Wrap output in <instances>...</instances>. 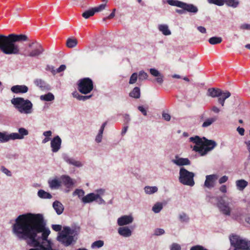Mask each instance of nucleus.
Listing matches in <instances>:
<instances>
[{"mask_svg":"<svg viewBox=\"0 0 250 250\" xmlns=\"http://www.w3.org/2000/svg\"><path fill=\"white\" fill-rule=\"evenodd\" d=\"M12 232L20 240H25L33 248L28 250H54L48 240L49 229L42 214L20 215L12 226Z\"/></svg>","mask_w":250,"mask_h":250,"instance_id":"obj_1","label":"nucleus"},{"mask_svg":"<svg viewBox=\"0 0 250 250\" xmlns=\"http://www.w3.org/2000/svg\"><path fill=\"white\" fill-rule=\"evenodd\" d=\"M29 41L27 36L24 34H10L8 36L0 34V50L6 55L21 54L29 57H38L44 51L42 44L36 40L30 41L28 46L33 49L29 53H20L19 46L17 42Z\"/></svg>","mask_w":250,"mask_h":250,"instance_id":"obj_2","label":"nucleus"},{"mask_svg":"<svg viewBox=\"0 0 250 250\" xmlns=\"http://www.w3.org/2000/svg\"><path fill=\"white\" fill-rule=\"evenodd\" d=\"M105 192L104 189L99 188L95 190V192L89 193L84 196V191L82 189L77 188L73 192V196H78L84 204H89L95 201L98 205H105V202L102 197L104 194Z\"/></svg>","mask_w":250,"mask_h":250,"instance_id":"obj_3","label":"nucleus"},{"mask_svg":"<svg viewBox=\"0 0 250 250\" xmlns=\"http://www.w3.org/2000/svg\"><path fill=\"white\" fill-rule=\"evenodd\" d=\"M78 234V231L77 229L64 227L63 229L59 232L57 240L64 246L68 247L76 242Z\"/></svg>","mask_w":250,"mask_h":250,"instance_id":"obj_4","label":"nucleus"},{"mask_svg":"<svg viewBox=\"0 0 250 250\" xmlns=\"http://www.w3.org/2000/svg\"><path fill=\"white\" fill-rule=\"evenodd\" d=\"M11 103L21 114L29 115L33 112V104L28 99H25L22 97L13 98L11 99Z\"/></svg>","mask_w":250,"mask_h":250,"instance_id":"obj_5","label":"nucleus"},{"mask_svg":"<svg viewBox=\"0 0 250 250\" xmlns=\"http://www.w3.org/2000/svg\"><path fill=\"white\" fill-rule=\"evenodd\" d=\"M229 240L231 246L235 249L240 250H248L250 249V241L236 234H231L229 236Z\"/></svg>","mask_w":250,"mask_h":250,"instance_id":"obj_6","label":"nucleus"},{"mask_svg":"<svg viewBox=\"0 0 250 250\" xmlns=\"http://www.w3.org/2000/svg\"><path fill=\"white\" fill-rule=\"evenodd\" d=\"M194 176L193 172L188 171L185 168L182 167L180 168L179 181L183 185L193 187L195 184Z\"/></svg>","mask_w":250,"mask_h":250,"instance_id":"obj_7","label":"nucleus"},{"mask_svg":"<svg viewBox=\"0 0 250 250\" xmlns=\"http://www.w3.org/2000/svg\"><path fill=\"white\" fill-rule=\"evenodd\" d=\"M217 146L216 143L211 140H208L203 137V141L201 146H194L193 150L198 152L201 156H204L210 151Z\"/></svg>","mask_w":250,"mask_h":250,"instance_id":"obj_8","label":"nucleus"},{"mask_svg":"<svg viewBox=\"0 0 250 250\" xmlns=\"http://www.w3.org/2000/svg\"><path fill=\"white\" fill-rule=\"evenodd\" d=\"M224 197L223 196H221L216 198L218 200L217 207L219 211L223 214L226 216H231L232 217V214L234 213V212L231 213V199H229L230 201H226ZM235 212V211H234V212Z\"/></svg>","mask_w":250,"mask_h":250,"instance_id":"obj_9","label":"nucleus"},{"mask_svg":"<svg viewBox=\"0 0 250 250\" xmlns=\"http://www.w3.org/2000/svg\"><path fill=\"white\" fill-rule=\"evenodd\" d=\"M78 89L82 94L89 93L93 89V83L92 80L89 78L80 79L78 82Z\"/></svg>","mask_w":250,"mask_h":250,"instance_id":"obj_10","label":"nucleus"},{"mask_svg":"<svg viewBox=\"0 0 250 250\" xmlns=\"http://www.w3.org/2000/svg\"><path fill=\"white\" fill-rule=\"evenodd\" d=\"M232 218L240 223H243L244 220L250 225V214H247L245 209H237L232 214Z\"/></svg>","mask_w":250,"mask_h":250,"instance_id":"obj_11","label":"nucleus"},{"mask_svg":"<svg viewBox=\"0 0 250 250\" xmlns=\"http://www.w3.org/2000/svg\"><path fill=\"white\" fill-rule=\"evenodd\" d=\"M18 130V133L13 132L10 133L11 140L23 139L24 137L27 136L29 134L28 130L24 127L19 128Z\"/></svg>","mask_w":250,"mask_h":250,"instance_id":"obj_12","label":"nucleus"},{"mask_svg":"<svg viewBox=\"0 0 250 250\" xmlns=\"http://www.w3.org/2000/svg\"><path fill=\"white\" fill-rule=\"evenodd\" d=\"M61 179L62 184L66 188L65 189V192H69L74 185V181L70 177L66 175H62L61 177Z\"/></svg>","mask_w":250,"mask_h":250,"instance_id":"obj_13","label":"nucleus"},{"mask_svg":"<svg viewBox=\"0 0 250 250\" xmlns=\"http://www.w3.org/2000/svg\"><path fill=\"white\" fill-rule=\"evenodd\" d=\"M134 220L132 215H125L118 218L117 223L118 226L123 227L131 224Z\"/></svg>","mask_w":250,"mask_h":250,"instance_id":"obj_14","label":"nucleus"},{"mask_svg":"<svg viewBox=\"0 0 250 250\" xmlns=\"http://www.w3.org/2000/svg\"><path fill=\"white\" fill-rule=\"evenodd\" d=\"M62 145V139L58 136L57 135L54 137L50 142V146L51 147V150L53 152H57L61 148Z\"/></svg>","mask_w":250,"mask_h":250,"instance_id":"obj_15","label":"nucleus"},{"mask_svg":"<svg viewBox=\"0 0 250 250\" xmlns=\"http://www.w3.org/2000/svg\"><path fill=\"white\" fill-rule=\"evenodd\" d=\"M218 176L216 174L207 175L204 183V186L208 188H213L215 186V182L218 179Z\"/></svg>","mask_w":250,"mask_h":250,"instance_id":"obj_16","label":"nucleus"},{"mask_svg":"<svg viewBox=\"0 0 250 250\" xmlns=\"http://www.w3.org/2000/svg\"><path fill=\"white\" fill-rule=\"evenodd\" d=\"M62 157L63 160L70 165H72L77 167H81L83 166V164L81 161H77L73 158L70 157L67 154H63Z\"/></svg>","mask_w":250,"mask_h":250,"instance_id":"obj_17","label":"nucleus"},{"mask_svg":"<svg viewBox=\"0 0 250 250\" xmlns=\"http://www.w3.org/2000/svg\"><path fill=\"white\" fill-rule=\"evenodd\" d=\"M150 74L152 76L155 77L156 82L159 84H162L164 82V76L156 68H152L149 69Z\"/></svg>","mask_w":250,"mask_h":250,"instance_id":"obj_18","label":"nucleus"},{"mask_svg":"<svg viewBox=\"0 0 250 250\" xmlns=\"http://www.w3.org/2000/svg\"><path fill=\"white\" fill-rule=\"evenodd\" d=\"M171 162L178 166H188L190 164V162L188 158H184L176 155L174 159H172Z\"/></svg>","mask_w":250,"mask_h":250,"instance_id":"obj_19","label":"nucleus"},{"mask_svg":"<svg viewBox=\"0 0 250 250\" xmlns=\"http://www.w3.org/2000/svg\"><path fill=\"white\" fill-rule=\"evenodd\" d=\"M185 11L195 14L198 11L197 6L191 3H187L183 2L182 8Z\"/></svg>","mask_w":250,"mask_h":250,"instance_id":"obj_20","label":"nucleus"},{"mask_svg":"<svg viewBox=\"0 0 250 250\" xmlns=\"http://www.w3.org/2000/svg\"><path fill=\"white\" fill-rule=\"evenodd\" d=\"M119 234L124 237L128 238L131 236L132 230L126 226L121 227L118 229Z\"/></svg>","mask_w":250,"mask_h":250,"instance_id":"obj_21","label":"nucleus"},{"mask_svg":"<svg viewBox=\"0 0 250 250\" xmlns=\"http://www.w3.org/2000/svg\"><path fill=\"white\" fill-rule=\"evenodd\" d=\"M11 90L14 93H25L28 91V88L25 85H16L11 88Z\"/></svg>","mask_w":250,"mask_h":250,"instance_id":"obj_22","label":"nucleus"},{"mask_svg":"<svg viewBox=\"0 0 250 250\" xmlns=\"http://www.w3.org/2000/svg\"><path fill=\"white\" fill-rule=\"evenodd\" d=\"M223 92L220 89L210 88L208 90L207 95L212 98L219 97L221 96Z\"/></svg>","mask_w":250,"mask_h":250,"instance_id":"obj_23","label":"nucleus"},{"mask_svg":"<svg viewBox=\"0 0 250 250\" xmlns=\"http://www.w3.org/2000/svg\"><path fill=\"white\" fill-rule=\"evenodd\" d=\"M158 29L165 36H169L171 34V32L169 29L168 25L166 24H159Z\"/></svg>","mask_w":250,"mask_h":250,"instance_id":"obj_24","label":"nucleus"},{"mask_svg":"<svg viewBox=\"0 0 250 250\" xmlns=\"http://www.w3.org/2000/svg\"><path fill=\"white\" fill-rule=\"evenodd\" d=\"M53 207L58 215L61 214L64 210L63 205L59 201H55L53 202Z\"/></svg>","mask_w":250,"mask_h":250,"instance_id":"obj_25","label":"nucleus"},{"mask_svg":"<svg viewBox=\"0 0 250 250\" xmlns=\"http://www.w3.org/2000/svg\"><path fill=\"white\" fill-rule=\"evenodd\" d=\"M11 140L10 133L6 131L0 132V144L7 143Z\"/></svg>","mask_w":250,"mask_h":250,"instance_id":"obj_26","label":"nucleus"},{"mask_svg":"<svg viewBox=\"0 0 250 250\" xmlns=\"http://www.w3.org/2000/svg\"><path fill=\"white\" fill-rule=\"evenodd\" d=\"M72 96L79 101H85L91 98L92 95L83 96L80 95L77 91H74L72 93Z\"/></svg>","mask_w":250,"mask_h":250,"instance_id":"obj_27","label":"nucleus"},{"mask_svg":"<svg viewBox=\"0 0 250 250\" xmlns=\"http://www.w3.org/2000/svg\"><path fill=\"white\" fill-rule=\"evenodd\" d=\"M230 95H231V94L229 92V91L224 92L222 93V95H221V96L218 97V103L222 106H223L224 105L225 100L227 98H229L230 96Z\"/></svg>","mask_w":250,"mask_h":250,"instance_id":"obj_28","label":"nucleus"},{"mask_svg":"<svg viewBox=\"0 0 250 250\" xmlns=\"http://www.w3.org/2000/svg\"><path fill=\"white\" fill-rule=\"evenodd\" d=\"M223 5L226 4L229 7H231L235 8L238 7L239 4V1L238 0H222Z\"/></svg>","mask_w":250,"mask_h":250,"instance_id":"obj_29","label":"nucleus"},{"mask_svg":"<svg viewBox=\"0 0 250 250\" xmlns=\"http://www.w3.org/2000/svg\"><path fill=\"white\" fill-rule=\"evenodd\" d=\"M179 221L182 223H188L190 218L188 215L184 212H180L178 217Z\"/></svg>","mask_w":250,"mask_h":250,"instance_id":"obj_30","label":"nucleus"},{"mask_svg":"<svg viewBox=\"0 0 250 250\" xmlns=\"http://www.w3.org/2000/svg\"><path fill=\"white\" fill-rule=\"evenodd\" d=\"M248 185V182L243 179L238 180L236 181L237 188L240 191L243 190Z\"/></svg>","mask_w":250,"mask_h":250,"instance_id":"obj_31","label":"nucleus"},{"mask_svg":"<svg viewBox=\"0 0 250 250\" xmlns=\"http://www.w3.org/2000/svg\"><path fill=\"white\" fill-rule=\"evenodd\" d=\"M144 191L146 194L150 195L157 192L158 188L156 186H146L145 187Z\"/></svg>","mask_w":250,"mask_h":250,"instance_id":"obj_32","label":"nucleus"},{"mask_svg":"<svg viewBox=\"0 0 250 250\" xmlns=\"http://www.w3.org/2000/svg\"><path fill=\"white\" fill-rule=\"evenodd\" d=\"M140 89L139 87H134L129 93V96L135 99L139 98L140 97Z\"/></svg>","mask_w":250,"mask_h":250,"instance_id":"obj_33","label":"nucleus"},{"mask_svg":"<svg viewBox=\"0 0 250 250\" xmlns=\"http://www.w3.org/2000/svg\"><path fill=\"white\" fill-rule=\"evenodd\" d=\"M55 97L54 95L50 92L46 94L42 95L40 96V100L43 101L51 102L54 100Z\"/></svg>","mask_w":250,"mask_h":250,"instance_id":"obj_34","label":"nucleus"},{"mask_svg":"<svg viewBox=\"0 0 250 250\" xmlns=\"http://www.w3.org/2000/svg\"><path fill=\"white\" fill-rule=\"evenodd\" d=\"M38 196L42 199H51L52 197L50 193L43 189H40L38 191Z\"/></svg>","mask_w":250,"mask_h":250,"instance_id":"obj_35","label":"nucleus"},{"mask_svg":"<svg viewBox=\"0 0 250 250\" xmlns=\"http://www.w3.org/2000/svg\"><path fill=\"white\" fill-rule=\"evenodd\" d=\"M48 184L49 187L52 189H57L61 186V182L56 179L49 180Z\"/></svg>","mask_w":250,"mask_h":250,"instance_id":"obj_36","label":"nucleus"},{"mask_svg":"<svg viewBox=\"0 0 250 250\" xmlns=\"http://www.w3.org/2000/svg\"><path fill=\"white\" fill-rule=\"evenodd\" d=\"M216 120V118L215 117L209 118L205 119L202 125V127L203 128H206L209 126Z\"/></svg>","mask_w":250,"mask_h":250,"instance_id":"obj_37","label":"nucleus"},{"mask_svg":"<svg viewBox=\"0 0 250 250\" xmlns=\"http://www.w3.org/2000/svg\"><path fill=\"white\" fill-rule=\"evenodd\" d=\"M189 139L190 142L195 143L196 146H201L203 141V137L201 138L198 136L190 137Z\"/></svg>","mask_w":250,"mask_h":250,"instance_id":"obj_38","label":"nucleus"},{"mask_svg":"<svg viewBox=\"0 0 250 250\" xmlns=\"http://www.w3.org/2000/svg\"><path fill=\"white\" fill-rule=\"evenodd\" d=\"M34 84L40 87L42 89H44L46 87V84L44 81L41 79H36L34 82Z\"/></svg>","mask_w":250,"mask_h":250,"instance_id":"obj_39","label":"nucleus"},{"mask_svg":"<svg viewBox=\"0 0 250 250\" xmlns=\"http://www.w3.org/2000/svg\"><path fill=\"white\" fill-rule=\"evenodd\" d=\"M167 2L170 5L182 8L183 1L178 0H167Z\"/></svg>","mask_w":250,"mask_h":250,"instance_id":"obj_40","label":"nucleus"},{"mask_svg":"<svg viewBox=\"0 0 250 250\" xmlns=\"http://www.w3.org/2000/svg\"><path fill=\"white\" fill-rule=\"evenodd\" d=\"M163 204L160 202H157L154 205L152 208V210L155 213H159L163 209Z\"/></svg>","mask_w":250,"mask_h":250,"instance_id":"obj_41","label":"nucleus"},{"mask_svg":"<svg viewBox=\"0 0 250 250\" xmlns=\"http://www.w3.org/2000/svg\"><path fill=\"white\" fill-rule=\"evenodd\" d=\"M104 245V242L103 240H97L92 243L91 247L93 249H99L102 248Z\"/></svg>","mask_w":250,"mask_h":250,"instance_id":"obj_42","label":"nucleus"},{"mask_svg":"<svg viewBox=\"0 0 250 250\" xmlns=\"http://www.w3.org/2000/svg\"><path fill=\"white\" fill-rule=\"evenodd\" d=\"M77 41L75 39L69 38L66 41V45L69 48H73L76 46Z\"/></svg>","mask_w":250,"mask_h":250,"instance_id":"obj_43","label":"nucleus"},{"mask_svg":"<svg viewBox=\"0 0 250 250\" xmlns=\"http://www.w3.org/2000/svg\"><path fill=\"white\" fill-rule=\"evenodd\" d=\"M95 12L93 8H92L90 9L85 11L82 14V16L85 19H88L89 17L93 16L95 14Z\"/></svg>","mask_w":250,"mask_h":250,"instance_id":"obj_44","label":"nucleus"},{"mask_svg":"<svg viewBox=\"0 0 250 250\" xmlns=\"http://www.w3.org/2000/svg\"><path fill=\"white\" fill-rule=\"evenodd\" d=\"M138 76L139 80L140 81H143L147 79L148 75L147 73L145 72L144 70H141L139 72Z\"/></svg>","mask_w":250,"mask_h":250,"instance_id":"obj_45","label":"nucleus"},{"mask_svg":"<svg viewBox=\"0 0 250 250\" xmlns=\"http://www.w3.org/2000/svg\"><path fill=\"white\" fill-rule=\"evenodd\" d=\"M222 41L221 37H213L210 38L208 42L211 44H216L220 43Z\"/></svg>","mask_w":250,"mask_h":250,"instance_id":"obj_46","label":"nucleus"},{"mask_svg":"<svg viewBox=\"0 0 250 250\" xmlns=\"http://www.w3.org/2000/svg\"><path fill=\"white\" fill-rule=\"evenodd\" d=\"M138 78V74L136 72L133 73L130 77L129 83L130 84L135 83L136 82Z\"/></svg>","mask_w":250,"mask_h":250,"instance_id":"obj_47","label":"nucleus"},{"mask_svg":"<svg viewBox=\"0 0 250 250\" xmlns=\"http://www.w3.org/2000/svg\"><path fill=\"white\" fill-rule=\"evenodd\" d=\"M103 132H104L102 131V130L101 131V130H99L98 133L97 135H96V136L95 137V141L96 143H100L102 142L103 137Z\"/></svg>","mask_w":250,"mask_h":250,"instance_id":"obj_48","label":"nucleus"},{"mask_svg":"<svg viewBox=\"0 0 250 250\" xmlns=\"http://www.w3.org/2000/svg\"><path fill=\"white\" fill-rule=\"evenodd\" d=\"M169 250H181V245L177 243H172L169 246Z\"/></svg>","mask_w":250,"mask_h":250,"instance_id":"obj_49","label":"nucleus"},{"mask_svg":"<svg viewBox=\"0 0 250 250\" xmlns=\"http://www.w3.org/2000/svg\"><path fill=\"white\" fill-rule=\"evenodd\" d=\"M207 1L209 4H214L218 6L223 5L222 0H207Z\"/></svg>","mask_w":250,"mask_h":250,"instance_id":"obj_50","label":"nucleus"},{"mask_svg":"<svg viewBox=\"0 0 250 250\" xmlns=\"http://www.w3.org/2000/svg\"><path fill=\"white\" fill-rule=\"evenodd\" d=\"M0 170L7 176L11 177L12 176L11 172L4 166L1 167Z\"/></svg>","mask_w":250,"mask_h":250,"instance_id":"obj_51","label":"nucleus"},{"mask_svg":"<svg viewBox=\"0 0 250 250\" xmlns=\"http://www.w3.org/2000/svg\"><path fill=\"white\" fill-rule=\"evenodd\" d=\"M105 6H106L105 4H102L100 5L99 6L94 7V8H93V10H94L95 13H96V12H99L102 11V10H103L104 9H105Z\"/></svg>","mask_w":250,"mask_h":250,"instance_id":"obj_52","label":"nucleus"},{"mask_svg":"<svg viewBox=\"0 0 250 250\" xmlns=\"http://www.w3.org/2000/svg\"><path fill=\"white\" fill-rule=\"evenodd\" d=\"M165 233V230L163 229L158 228L155 229L154 234L156 236H160Z\"/></svg>","mask_w":250,"mask_h":250,"instance_id":"obj_53","label":"nucleus"},{"mask_svg":"<svg viewBox=\"0 0 250 250\" xmlns=\"http://www.w3.org/2000/svg\"><path fill=\"white\" fill-rule=\"evenodd\" d=\"M189 250H208V249L204 248L203 246L201 245H195L190 248Z\"/></svg>","mask_w":250,"mask_h":250,"instance_id":"obj_54","label":"nucleus"},{"mask_svg":"<svg viewBox=\"0 0 250 250\" xmlns=\"http://www.w3.org/2000/svg\"><path fill=\"white\" fill-rule=\"evenodd\" d=\"M240 29L241 30H250V24L243 23L240 26Z\"/></svg>","mask_w":250,"mask_h":250,"instance_id":"obj_55","label":"nucleus"},{"mask_svg":"<svg viewBox=\"0 0 250 250\" xmlns=\"http://www.w3.org/2000/svg\"><path fill=\"white\" fill-rule=\"evenodd\" d=\"M52 228L55 231H60L62 230V227L60 225H52Z\"/></svg>","mask_w":250,"mask_h":250,"instance_id":"obj_56","label":"nucleus"},{"mask_svg":"<svg viewBox=\"0 0 250 250\" xmlns=\"http://www.w3.org/2000/svg\"><path fill=\"white\" fill-rule=\"evenodd\" d=\"M46 70L47 71H50L54 75L56 74V70L55 69L54 67L52 65H47L46 67Z\"/></svg>","mask_w":250,"mask_h":250,"instance_id":"obj_57","label":"nucleus"},{"mask_svg":"<svg viewBox=\"0 0 250 250\" xmlns=\"http://www.w3.org/2000/svg\"><path fill=\"white\" fill-rule=\"evenodd\" d=\"M162 117L165 120L167 121H169L171 119V116L170 114L165 112H163L162 113Z\"/></svg>","mask_w":250,"mask_h":250,"instance_id":"obj_58","label":"nucleus"},{"mask_svg":"<svg viewBox=\"0 0 250 250\" xmlns=\"http://www.w3.org/2000/svg\"><path fill=\"white\" fill-rule=\"evenodd\" d=\"M228 180V177L227 176L224 175L219 179L218 182L220 184H222L223 183H226Z\"/></svg>","mask_w":250,"mask_h":250,"instance_id":"obj_59","label":"nucleus"},{"mask_svg":"<svg viewBox=\"0 0 250 250\" xmlns=\"http://www.w3.org/2000/svg\"><path fill=\"white\" fill-rule=\"evenodd\" d=\"M66 68V66L64 64H62L56 70V74L57 73H60L64 71Z\"/></svg>","mask_w":250,"mask_h":250,"instance_id":"obj_60","label":"nucleus"},{"mask_svg":"<svg viewBox=\"0 0 250 250\" xmlns=\"http://www.w3.org/2000/svg\"><path fill=\"white\" fill-rule=\"evenodd\" d=\"M138 109L144 116L147 115V111L143 106H139Z\"/></svg>","mask_w":250,"mask_h":250,"instance_id":"obj_61","label":"nucleus"},{"mask_svg":"<svg viewBox=\"0 0 250 250\" xmlns=\"http://www.w3.org/2000/svg\"><path fill=\"white\" fill-rule=\"evenodd\" d=\"M220 192L223 193H225L227 191V188L226 185H222L219 188Z\"/></svg>","mask_w":250,"mask_h":250,"instance_id":"obj_62","label":"nucleus"},{"mask_svg":"<svg viewBox=\"0 0 250 250\" xmlns=\"http://www.w3.org/2000/svg\"><path fill=\"white\" fill-rule=\"evenodd\" d=\"M52 132L50 130L46 131H44L43 133V135L45 137H48L50 138V136H52Z\"/></svg>","mask_w":250,"mask_h":250,"instance_id":"obj_63","label":"nucleus"},{"mask_svg":"<svg viewBox=\"0 0 250 250\" xmlns=\"http://www.w3.org/2000/svg\"><path fill=\"white\" fill-rule=\"evenodd\" d=\"M237 131L238 132L239 134L241 135H244L245 132V129L243 127H238L237 128Z\"/></svg>","mask_w":250,"mask_h":250,"instance_id":"obj_64","label":"nucleus"}]
</instances>
